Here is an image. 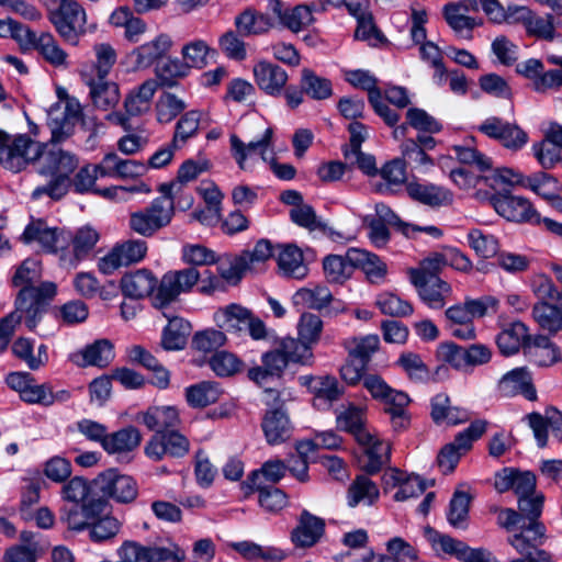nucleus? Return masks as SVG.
<instances>
[{
  "mask_svg": "<svg viewBox=\"0 0 562 562\" xmlns=\"http://www.w3.org/2000/svg\"><path fill=\"white\" fill-rule=\"evenodd\" d=\"M79 165L78 157L60 148L43 149L36 165V171L42 176H49L50 180L44 186H38L32 192L33 199L46 194L53 200L61 199L71 186L69 176Z\"/></svg>",
  "mask_w": 562,
  "mask_h": 562,
  "instance_id": "f257e3e1",
  "label": "nucleus"
},
{
  "mask_svg": "<svg viewBox=\"0 0 562 562\" xmlns=\"http://www.w3.org/2000/svg\"><path fill=\"white\" fill-rule=\"evenodd\" d=\"M477 130L515 151L521 149L529 139L528 134L516 123H509L497 116L487 117L479 125Z\"/></svg>",
  "mask_w": 562,
  "mask_h": 562,
  "instance_id": "4468645a",
  "label": "nucleus"
},
{
  "mask_svg": "<svg viewBox=\"0 0 562 562\" xmlns=\"http://www.w3.org/2000/svg\"><path fill=\"white\" fill-rule=\"evenodd\" d=\"M191 325L181 317L169 318L161 337V347L165 350H180L184 348L190 335Z\"/></svg>",
  "mask_w": 562,
  "mask_h": 562,
  "instance_id": "79ce46f5",
  "label": "nucleus"
},
{
  "mask_svg": "<svg viewBox=\"0 0 562 562\" xmlns=\"http://www.w3.org/2000/svg\"><path fill=\"white\" fill-rule=\"evenodd\" d=\"M544 496L538 493L531 496L521 497L518 499V514L522 522L528 520L527 531H533L537 539L546 533L544 525L539 521L543 508Z\"/></svg>",
  "mask_w": 562,
  "mask_h": 562,
  "instance_id": "72a5a7b5",
  "label": "nucleus"
},
{
  "mask_svg": "<svg viewBox=\"0 0 562 562\" xmlns=\"http://www.w3.org/2000/svg\"><path fill=\"white\" fill-rule=\"evenodd\" d=\"M360 445L364 447V453L368 458V461L363 464V470L367 473H378L390 461V443L379 439L375 435L371 434V440Z\"/></svg>",
  "mask_w": 562,
  "mask_h": 562,
  "instance_id": "ea45409f",
  "label": "nucleus"
},
{
  "mask_svg": "<svg viewBox=\"0 0 562 562\" xmlns=\"http://www.w3.org/2000/svg\"><path fill=\"white\" fill-rule=\"evenodd\" d=\"M187 108L186 102L170 92L162 93L156 103L157 120L160 123H170Z\"/></svg>",
  "mask_w": 562,
  "mask_h": 562,
  "instance_id": "69168bd1",
  "label": "nucleus"
},
{
  "mask_svg": "<svg viewBox=\"0 0 562 562\" xmlns=\"http://www.w3.org/2000/svg\"><path fill=\"white\" fill-rule=\"evenodd\" d=\"M459 7L445 4L442 14L447 24L459 35L471 38L472 31L482 25V20H476L472 16L460 12Z\"/></svg>",
  "mask_w": 562,
  "mask_h": 562,
  "instance_id": "864d4df0",
  "label": "nucleus"
},
{
  "mask_svg": "<svg viewBox=\"0 0 562 562\" xmlns=\"http://www.w3.org/2000/svg\"><path fill=\"white\" fill-rule=\"evenodd\" d=\"M355 269V265L346 256L328 255L323 260V270L327 282L331 284H342L347 281Z\"/></svg>",
  "mask_w": 562,
  "mask_h": 562,
  "instance_id": "37998d69",
  "label": "nucleus"
},
{
  "mask_svg": "<svg viewBox=\"0 0 562 562\" xmlns=\"http://www.w3.org/2000/svg\"><path fill=\"white\" fill-rule=\"evenodd\" d=\"M348 259L355 268H360L364 272L370 282L379 283L384 280L387 267L375 254L360 248H350Z\"/></svg>",
  "mask_w": 562,
  "mask_h": 562,
  "instance_id": "c85d7f7f",
  "label": "nucleus"
},
{
  "mask_svg": "<svg viewBox=\"0 0 562 562\" xmlns=\"http://www.w3.org/2000/svg\"><path fill=\"white\" fill-rule=\"evenodd\" d=\"M76 357H81L82 361H78V364L82 367L95 366L104 368L109 366L114 358L113 346L109 340L100 339L87 346Z\"/></svg>",
  "mask_w": 562,
  "mask_h": 562,
  "instance_id": "a18cd8bd",
  "label": "nucleus"
},
{
  "mask_svg": "<svg viewBox=\"0 0 562 562\" xmlns=\"http://www.w3.org/2000/svg\"><path fill=\"white\" fill-rule=\"evenodd\" d=\"M99 240V233L91 226H82L74 234L70 233V244L72 245V254H61L60 260L69 267L77 265L85 259L95 247Z\"/></svg>",
  "mask_w": 562,
  "mask_h": 562,
  "instance_id": "393cba45",
  "label": "nucleus"
},
{
  "mask_svg": "<svg viewBox=\"0 0 562 562\" xmlns=\"http://www.w3.org/2000/svg\"><path fill=\"white\" fill-rule=\"evenodd\" d=\"M471 496L467 492L456 491L449 503L447 519L454 528H464L469 516Z\"/></svg>",
  "mask_w": 562,
  "mask_h": 562,
  "instance_id": "e2e57ef3",
  "label": "nucleus"
},
{
  "mask_svg": "<svg viewBox=\"0 0 562 562\" xmlns=\"http://www.w3.org/2000/svg\"><path fill=\"white\" fill-rule=\"evenodd\" d=\"M47 19L59 36L71 45H78L87 33V13L75 0H59L57 8H47Z\"/></svg>",
  "mask_w": 562,
  "mask_h": 562,
  "instance_id": "20e7f679",
  "label": "nucleus"
},
{
  "mask_svg": "<svg viewBox=\"0 0 562 562\" xmlns=\"http://www.w3.org/2000/svg\"><path fill=\"white\" fill-rule=\"evenodd\" d=\"M468 241L472 249L483 258H492L498 252V240L492 234L474 228L468 234Z\"/></svg>",
  "mask_w": 562,
  "mask_h": 562,
  "instance_id": "338daca9",
  "label": "nucleus"
},
{
  "mask_svg": "<svg viewBox=\"0 0 562 562\" xmlns=\"http://www.w3.org/2000/svg\"><path fill=\"white\" fill-rule=\"evenodd\" d=\"M80 120L82 108L76 98L66 95L60 102L53 104L47 113L50 143L58 144L68 139Z\"/></svg>",
  "mask_w": 562,
  "mask_h": 562,
  "instance_id": "0eeeda50",
  "label": "nucleus"
},
{
  "mask_svg": "<svg viewBox=\"0 0 562 562\" xmlns=\"http://www.w3.org/2000/svg\"><path fill=\"white\" fill-rule=\"evenodd\" d=\"M122 528V522L114 516L104 512L87 529L93 542H104L116 537Z\"/></svg>",
  "mask_w": 562,
  "mask_h": 562,
  "instance_id": "4d7b16f0",
  "label": "nucleus"
},
{
  "mask_svg": "<svg viewBox=\"0 0 562 562\" xmlns=\"http://www.w3.org/2000/svg\"><path fill=\"white\" fill-rule=\"evenodd\" d=\"M532 316L544 330L555 334L562 330V308L548 302H538L533 305Z\"/></svg>",
  "mask_w": 562,
  "mask_h": 562,
  "instance_id": "3c124183",
  "label": "nucleus"
},
{
  "mask_svg": "<svg viewBox=\"0 0 562 562\" xmlns=\"http://www.w3.org/2000/svg\"><path fill=\"white\" fill-rule=\"evenodd\" d=\"M406 191L414 201L430 207L447 206L453 201V194L448 189L434 183L411 181L406 184Z\"/></svg>",
  "mask_w": 562,
  "mask_h": 562,
  "instance_id": "4be33fe9",
  "label": "nucleus"
},
{
  "mask_svg": "<svg viewBox=\"0 0 562 562\" xmlns=\"http://www.w3.org/2000/svg\"><path fill=\"white\" fill-rule=\"evenodd\" d=\"M25 243L38 241L42 247L49 252L64 251L70 245V232L64 229L49 228L42 221L29 224L22 235Z\"/></svg>",
  "mask_w": 562,
  "mask_h": 562,
  "instance_id": "a211bd4d",
  "label": "nucleus"
},
{
  "mask_svg": "<svg viewBox=\"0 0 562 562\" xmlns=\"http://www.w3.org/2000/svg\"><path fill=\"white\" fill-rule=\"evenodd\" d=\"M415 286L419 299L430 308L440 310L446 305L447 299L451 294L449 283L439 277L425 279L419 273H415L414 279H409Z\"/></svg>",
  "mask_w": 562,
  "mask_h": 562,
  "instance_id": "6ab92c4d",
  "label": "nucleus"
},
{
  "mask_svg": "<svg viewBox=\"0 0 562 562\" xmlns=\"http://www.w3.org/2000/svg\"><path fill=\"white\" fill-rule=\"evenodd\" d=\"M56 294V285L53 282H44L38 286H25L21 289L15 299V310L0 319V336L11 339L15 327L25 318V325L33 330L45 306Z\"/></svg>",
  "mask_w": 562,
  "mask_h": 562,
  "instance_id": "f03ea898",
  "label": "nucleus"
},
{
  "mask_svg": "<svg viewBox=\"0 0 562 562\" xmlns=\"http://www.w3.org/2000/svg\"><path fill=\"white\" fill-rule=\"evenodd\" d=\"M147 249V243L143 239H128L117 244L99 259V271L109 276L122 267L137 263L145 258Z\"/></svg>",
  "mask_w": 562,
  "mask_h": 562,
  "instance_id": "9d476101",
  "label": "nucleus"
},
{
  "mask_svg": "<svg viewBox=\"0 0 562 562\" xmlns=\"http://www.w3.org/2000/svg\"><path fill=\"white\" fill-rule=\"evenodd\" d=\"M155 79H147L132 89L124 99V110L130 116H140L151 108L153 98L158 89Z\"/></svg>",
  "mask_w": 562,
  "mask_h": 562,
  "instance_id": "bb28decb",
  "label": "nucleus"
},
{
  "mask_svg": "<svg viewBox=\"0 0 562 562\" xmlns=\"http://www.w3.org/2000/svg\"><path fill=\"white\" fill-rule=\"evenodd\" d=\"M139 419L155 434H166L175 430L180 422L178 411L170 406L150 407L139 416Z\"/></svg>",
  "mask_w": 562,
  "mask_h": 562,
  "instance_id": "2f4dec72",
  "label": "nucleus"
},
{
  "mask_svg": "<svg viewBox=\"0 0 562 562\" xmlns=\"http://www.w3.org/2000/svg\"><path fill=\"white\" fill-rule=\"evenodd\" d=\"M396 363L414 382H425L429 378V369L417 353L403 352Z\"/></svg>",
  "mask_w": 562,
  "mask_h": 562,
  "instance_id": "0e129e2a",
  "label": "nucleus"
},
{
  "mask_svg": "<svg viewBox=\"0 0 562 562\" xmlns=\"http://www.w3.org/2000/svg\"><path fill=\"white\" fill-rule=\"evenodd\" d=\"M190 450L188 438L177 429L166 434H155L145 447L148 458L159 461L165 456L182 458Z\"/></svg>",
  "mask_w": 562,
  "mask_h": 562,
  "instance_id": "dca6fc26",
  "label": "nucleus"
},
{
  "mask_svg": "<svg viewBox=\"0 0 562 562\" xmlns=\"http://www.w3.org/2000/svg\"><path fill=\"white\" fill-rule=\"evenodd\" d=\"M482 9L488 19L495 23L509 22L510 19H526L529 10L526 7L509 5L507 10L498 0H482Z\"/></svg>",
  "mask_w": 562,
  "mask_h": 562,
  "instance_id": "6e6d98bb",
  "label": "nucleus"
},
{
  "mask_svg": "<svg viewBox=\"0 0 562 562\" xmlns=\"http://www.w3.org/2000/svg\"><path fill=\"white\" fill-rule=\"evenodd\" d=\"M490 203L503 217L513 222L539 223L540 217L529 200L512 194H493Z\"/></svg>",
  "mask_w": 562,
  "mask_h": 562,
  "instance_id": "2eb2a0df",
  "label": "nucleus"
},
{
  "mask_svg": "<svg viewBox=\"0 0 562 562\" xmlns=\"http://www.w3.org/2000/svg\"><path fill=\"white\" fill-rule=\"evenodd\" d=\"M508 543L521 555V558L514 559L510 562H552V557L549 552L542 549L530 551L529 538L524 533L510 536Z\"/></svg>",
  "mask_w": 562,
  "mask_h": 562,
  "instance_id": "13d9d810",
  "label": "nucleus"
},
{
  "mask_svg": "<svg viewBox=\"0 0 562 562\" xmlns=\"http://www.w3.org/2000/svg\"><path fill=\"white\" fill-rule=\"evenodd\" d=\"M85 82L89 87L90 99L97 109L108 111L119 103L120 89L114 81L86 76Z\"/></svg>",
  "mask_w": 562,
  "mask_h": 562,
  "instance_id": "b1692460",
  "label": "nucleus"
},
{
  "mask_svg": "<svg viewBox=\"0 0 562 562\" xmlns=\"http://www.w3.org/2000/svg\"><path fill=\"white\" fill-rule=\"evenodd\" d=\"M532 337L528 334V327L519 321L506 325L496 336V345L503 356H512L525 349L526 342Z\"/></svg>",
  "mask_w": 562,
  "mask_h": 562,
  "instance_id": "cd10ccee",
  "label": "nucleus"
},
{
  "mask_svg": "<svg viewBox=\"0 0 562 562\" xmlns=\"http://www.w3.org/2000/svg\"><path fill=\"white\" fill-rule=\"evenodd\" d=\"M525 355L538 367H549L561 359L559 348L543 335H537L526 342Z\"/></svg>",
  "mask_w": 562,
  "mask_h": 562,
  "instance_id": "7c9ffc66",
  "label": "nucleus"
},
{
  "mask_svg": "<svg viewBox=\"0 0 562 562\" xmlns=\"http://www.w3.org/2000/svg\"><path fill=\"white\" fill-rule=\"evenodd\" d=\"M338 426L352 434L358 443H367L371 440V432L364 428L362 411L350 407L337 417Z\"/></svg>",
  "mask_w": 562,
  "mask_h": 562,
  "instance_id": "603ef678",
  "label": "nucleus"
},
{
  "mask_svg": "<svg viewBox=\"0 0 562 562\" xmlns=\"http://www.w3.org/2000/svg\"><path fill=\"white\" fill-rule=\"evenodd\" d=\"M33 49H36L41 56L54 67H67V53L59 46L54 35L49 32H43Z\"/></svg>",
  "mask_w": 562,
  "mask_h": 562,
  "instance_id": "de8ad7c7",
  "label": "nucleus"
},
{
  "mask_svg": "<svg viewBox=\"0 0 562 562\" xmlns=\"http://www.w3.org/2000/svg\"><path fill=\"white\" fill-rule=\"evenodd\" d=\"M137 549L143 562H183L186 560L184 550L173 542L168 547L143 546L137 542Z\"/></svg>",
  "mask_w": 562,
  "mask_h": 562,
  "instance_id": "a19ab883",
  "label": "nucleus"
},
{
  "mask_svg": "<svg viewBox=\"0 0 562 562\" xmlns=\"http://www.w3.org/2000/svg\"><path fill=\"white\" fill-rule=\"evenodd\" d=\"M362 386L374 401L384 404L385 407L390 405L402 407L405 403L411 402L409 396L405 392L393 389L376 373H368L364 376Z\"/></svg>",
  "mask_w": 562,
  "mask_h": 562,
  "instance_id": "aec40b11",
  "label": "nucleus"
},
{
  "mask_svg": "<svg viewBox=\"0 0 562 562\" xmlns=\"http://www.w3.org/2000/svg\"><path fill=\"white\" fill-rule=\"evenodd\" d=\"M217 326L227 333L240 334L247 331L254 340H263L269 337L265 323L250 310L239 305L229 304L214 314Z\"/></svg>",
  "mask_w": 562,
  "mask_h": 562,
  "instance_id": "39448f33",
  "label": "nucleus"
},
{
  "mask_svg": "<svg viewBox=\"0 0 562 562\" xmlns=\"http://www.w3.org/2000/svg\"><path fill=\"white\" fill-rule=\"evenodd\" d=\"M254 76L258 87L270 95L281 93V70L277 64L260 60L254 66Z\"/></svg>",
  "mask_w": 562,
  "mask_h": 562,
  "instance_id": "4c0bfd02",
  "label": "nucleus"
},
{
  "mask_svg": "<svg viewBox=\"0 0 562 562\" xmlns=\"http://www.w3.org/2000/svg\"><path fill=\"white\" fill-rule=\"evenodd\" d=\"M247 375L250 381L263 389L267 405L278 401L280 392L270 384L281 379V349L265 352L261 356V366L249 369Z\"/></svg>",
  "mask_w": 562,
  "mask_h": 562,
  "instance_id": "9b49d317",
  "label": "nucleus"
},
{
  "mask_svg": "<svg viewBox=\"0 0 562 562\" xmlns=\"http://www.w3.org/2000/svg\"><path fill=\"white\" fill-rule=\"evenodd\" d=\"M379 344L380 340L376 335H368L348 338L344 346L348 352V358L368 366L372 355L378 350Z\"/></svg>",
  "mask_w": 562,
  "mask_h": 562,
  "instance_id": "49530a36",
  "label": "nucleus"
},
{
  "mask_svg": "<svg viewBox=\"0 0 562 562\" xmlns=\"http://www.w3.org/2000/svg\"><path fill=\"white\" fill-rule=\"evenodd\" d=\"M46 147L47 144L35 142L25 134L12 138L0 130V164L8 170L19 172L31 162L36 166Z\"/></svg>",
  "mask_w": 562,
  "mask_h": 562,
  "instance_id": "7ed1b4c3",
  "label": "nucleus"
},
{
  "mask_svg": "<svg viewBox=\"0 0 562 562\" xmlns=\"http://www.w3.org/2000/svg\"><path fill=\"white\" fill-rule=\"evenodd\" d=\"M273 130L271 127L263 128L262 134L256 140L245 143L237 135L232 134L229 137L231 154L236 160L240 169H246V159L252 154H259L263 161L270 164L271 169L278 178H281V166L278 165L272 148Z\"/></svg>",
  "mask_w": 562,
  "mask_h": 562,
  "instance_id": "1a4fd4ad",
  "label": "nucleus"
},
{
  "mask_svg": "<svg viewBox=\"0 0 562 562\" xmlns=\"http://www.w3.org/2000/svg\"><path fill=\"white\" fill-rule=\"evenodd\" d=\"M380 311L390 316L405 317L413 314L414 308L407 301L402 300L393 293H382L376 299Z\"/></svg>",
  "mask_w": 562,
  "mask_h": 562,
  "instance_id": "774afa93",
  "label": "nucleus"
},
{
  "mask_svg": "<svg viewBox=\"0 0 562 562\" xmlns=\"http://www.w3.org/2000/svg\"><path fill=\"white\" fill-rule=\"evenodd\" d=\"M333 294L326 285L317 284L312 289L302 288L293 296L295 305H305L308 308L322 311L333 301Z\"/></svg>",
  "mask_w": 562,
  "mask_h": 562,
  "instance_id": "09e8293b",
  "label": "nucleus"
},
{
  "mask_svg": "<svg viewBox=\"0 0 562 562\" xmlns=\"http://www.w3.org/2000/svg\"><path fill=\"white\" fill-rule=\"evenodd\" d=\"M235 26L241 36L259 35L268 32L273 21L268 14L247 9L235 18Z\"/></svg>",
  "mask_w": 562,
  "mask_h": 562,
  "instance_id": "f704fd0d",
  "label": "nucleus"
},
{
  "mask_svg": "<svg viewBox=\"0 0 562 562\" xmlns=\"http://www.w3.org/2000/svg\"><path fill=\"white\" fill-rule=\"evenodd\" d=\"M175 214L173 204L166 198H156L148 206L131 213L128 227L144 237H151L166 227Z\"/></svg>",
  "mask_w": 562,
  "mask_h": 562,
  "instance_id": "423d86ee",
  "label": "nucleus"
},
{
  "mask_svg": "<svg viewBox=\"0 0 562 562\" xmlns=\"http://www.w3.org/2000/svg\"><path fill=\"white\" fill-rule=\"evenodd\" d=\"M497 389L506 397L521 394L529 401L537 398L530 372L526 368H516L504 374L498 381Z\"/></svg>",
  "mask_w": 562,
  "mask_h": 562,
  "instance_id": "412c9836",
  "label": "nucleus"
},
{
  "mask_svg": "<svg viewBox=\"0 0 562 562\" xmlns=\"http://www.w3.org/2000/svg\"><path fill=\"white\" fill-rule=\"evenodd\" d=\"M171 47V40L167 35H159L154 41L135 48L130 57L136 68H147L162 58Z\"/></svg>",
  "mask_w": 562,
  "mask_h": 562,
  "instance_id": "473e14b6",
  "label": "nucleus"
},
{
  "mask_svg": "<svg viewBox=\"0 0 562 562\" xmlns=\"http://www.w3.org/2000/svg\"><path fill=\"white\" fill-rule=\"evenodd\" d=\"M390 479L398 490L394 494L396 502H404L412 497H418L426 490L425 482L419 476H405V474L396 469L391 470Z\"/></svg>",
  "mask_w": 562,
  "mask_h": 562,
  "instance_id": "8fccbe9b",
  "label": "nucleus"
},
{
  "mask_svg": "<svg viewBox=\"0 0 562 562\" xmlns=\"http://www.w3.org/2000/svg\"><path fill=\"white\" fill-rule=\"evenodd\" d=\"M12 351L31 370H38L48 361L47 347L43 344L40 345L35 355L33 341L27 338L16 339L12 345Z\"/></svg>",
  "mask_w": 562,
  "mask_h": 562,
  "instance_id": "c03bdc74",
  "label": "nucleus"
},
{
  "mask_svg": "<svg viewBox=\"0 0 562 562\" xmlns=\"http://www.w3.org/2000/svg\"><path fill=\"white\" fill-rule=\"evenodd\" d=\"M281 481V461L278 459L266 461L259 470L254 471L243 482L241 488L245 495H249L254 490H265L266 487H277Z\"/></svg>",
  "mask_w": 562,
  "mask_h": 562,
  "instance_id": "c756f323",
  "label": "nucleus"
},
{
  "mask_svg": "<svg viewBox=\"0 0 562 562\" xmlns=\"http://www.w3.org/2000/svg\"><path fill=\"white\" fill-rule=\"evenodd\" d=\"M108 502L103 497L92 496L76 505L65 506L60 519L70 530H87L92 522L108 509Z\"/></svg>",
  "mask_w": 562,
  "mask_h": 562,
  "instance_id": "ddd939ff",
  "label": "nucleus"
},
{
  "mask_svg": "<svg viewBox=\"0 0 562 562\" xmlns=\"http://www.w3.org/2000/svg\"><path fill=\"white\" fill-rule=\"evenodd\" d=\"M222 393L216 382L202 381L186 389V400L193 408H204L216 403Z\"/></svg>",
  "mask_w": 562,
  "mask_h": 562,
  "instance_id": "58836bf2",
  "label": "nucleus"
},
{
  "mask_svg": "<svg viewBox=\"0 0 562 562\" xmlns=\"http://www.w3.org/2000/svg\"><path fill=\"white\" fill-rule=\"evenodd\" d=\"M94 482L103 496L120 504H131L138 495L135 480L115 469H109L99 474Z\"/></svg>",
  "mask_w": 562,
  "mask_h": 562,
  "instance_id": "f8f14e48",
  "label": "nucleus"
},
{
  "mask_svg": "<svg viewBox=\"0 0 562 562\" xmlns=\"http://www.w3.org/2000/svg\"><path fill=\"white\" fill-rule=\"evenodd\" d=\"M488 422L476 419L468 428L460 431L452 442L445 445L438 453L437 462L443 473H450L457 467L460 458L471 450L473 442L486 431Z\"/></svg>",
  "mask_w": 562,
  "mask_h": 562,
  "instance_id": "6e6552de",
  "label": "nucleus"
},
{
  "mask_svg": "<svg viewBox=\"0 0 562 562\" xmlns=\"http://www.w3.org/2000/svg\"><path fill=\"white\" fill-rule=\"evenodd\" d=\"M201 113L192 110L186 112L177 122L175 134L172 137V146L179 148L189 138L193 137L200 125Z\"/></svg>",
  "mask_w": 562,
  "mask_h": 562,
  "instance_id": "bf43d9fd",
  "label": "nucleus"
},
{
  "mask_svg": "<svg viewBox=\"0 0 562 562\" xmlns=\"http://www.w3.org/2000/svg\"><path fill=\"white\" fill-rule=\"evenodd\" d=\"M283 204L290 207L289 217L295 225L310 232H326L327 225L318 218L314 207L304 202L300 191L283 190Z\"/></svg>",
  "mask_w": 562,
  "mask_h": 562,
  "instance_id": "f3484780",
  "label": "nucleus"
},
{
  "mask_svg": "<svg viewBox=\"0 0 562 562\" xmlns=\"http://www.w3.org/2000/svg\"><path fill=\"white\" fill-rule=\"evenodd\" d=\"M308 267L304 261L303 251L294 244L283 245V277L304 279Z\"/></svg>",
  "mask_w": 562,
  "mask_h": 562,
  "instance_id": "5fc2aeb1",
  "label": "nucleus"
},
{
  "mask_svg": "<svg viewBox=\"0 0 562 562\" xmlns=\"http://www.w3.org/2000/svg\"><path fill=\"white\" fill-rule=\"evenodd\" d=\"M120 285L125 296L143 299L154 292L157 286V278L148 269H138L125 273L121 279Z\"/></svg>",
  "mask_w": 562,
  "mask_h": 562,
  "instance_id": "a878e982",
  "label": "nucleus"
},
{
  "mask_svg": "<svg viewBox=\"0 0 562 562\" xmlns=\"http://www.w3.org/2000/svg\"><path fill=\"white\" fill-rule=\"evenodd\" d=\"M379 495V488L372 480L366 475H358L347 491V504L352 508L361 503L372 505Z\"/></svg>",
  "mask_w": 562,
  "mask_h": 562,
  "instance_id": "e433bc0d",
  "label": "nucleus"
},
{
  "mask_svg": "<svg viewBox=\"0 0 562 562\" xmlns=\"http://www.w3.org/2000/svg\"><path fill=\"white\" fill-rule=\"evenodd\" d=\"M301 86L305 93L315 100L327 99L333 93L330 80L318 77L306 68L302 71Z\"/></svg>",
  "mask_w": 562,
  "mask_h": 562,
  "instance_id": "680f3d73",
  "label": "nucleus"
},
{
  "mask_svg": "<svg viewBox=\"0 0 562 562\" xmlns=\"http://www.w3.org/2000/svg\"><path fill=\"white\" fill-rule=\"evenodd\" d=\"M324 533V519L303 510L299 525L292 531L291 539L296 547L311 548L321 540Z\"/></svg>",
  "mask_w": 562,
  "mask_h": 562,
  "instance_id": "5701e85b",
  "label": "nucleus"
},
{
  "mask_svg": "<svg viewBox=\"0 0 562 562\" xmlns=\"http://www.w3.org/2000/svg\"><path fill=\"white\" fill-rule=\"evenodd\" d=\"M95 60L93 61L92 74L94 78H108L111 69L116 63V52L108 43H99L93 46Z\"/></svg>",
  "mask_w": 562,
  "mask_h": 562,
  "instance_id": "052dcab7",
  "label": "nucleus"
},
{
  "mask_svg": "<svg viewBox=\"0 0 562 562\" xmlns=\"http://www.w3.org/2000/svg\"><path fill=\"white\" fill-rule=\"evenodd\" d=\"M140 441L139 430L130 426L108 435L103 441V448L109 453H124L136 449Z\"/></svg>",
  "mask_w": 562,
  "mask_h": 562,
  "instance_id": "c9c22d12",
  "label": "nucleus"
}]
</instances>
